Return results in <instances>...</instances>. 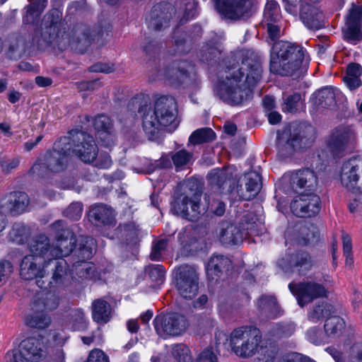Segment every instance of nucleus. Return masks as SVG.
Segmentation results:
<instances>
[{
	"label": "nucleus",
	"instance_id": "obj_1",
	"mask_svg": "<svg viewBox=\"0 0 362 362\" xmlns=\"http://www.w3.org/2000/svg\"><path fill=\"white\" fill-rule=\"evenodd\" d=\"M226 76H221L216 94L223 102L240 105L252 96V88L262 78L260 58L250 51H240L228 57Z\"/></svg>",
	"mask_w": 362,
	"mask_h": 362
},
{
	"label": "nucleus",
	"instance_id": "obj_2",
	"mask_svg": "<svg viewBox=\"0 0 362 362\" xmlns=\"http://www.w3.org/2000/svg\"><path fill=\"white\" fill-rule=\"evenodd\" d=\"M33 43L41 49L52 47L63 51L71 46L83 53L90 45V29L86 24L76 23L66 30L62 12L53 8L43 16L41 30L34 35Z\"/></svg>",
	"mask_w": 362,
	"mask_h": 362
},
{
	"label": "nucleus",
	"instance_id": "obj_3",
	"mask_svg": "<svg viewBox=\"0 0 362 362\" xmlns=\"http://www.w3.org/2000/svg\"><path fill=\"white\" fill-rule=\"evenodd\" d=\"M202 187L194 179H189L182 183L174 194L171 211L174 214L190 221H197L207 212L221 216L224 214L226 205L219 199L204 197L201 202Z\"/></svg>",
	"mask_w": 362,
	"mask_h": 362
},
{
	"label": "nucleus",
	"instance_id": "obj_4",
	"mask_svg": "<svg viewBox=\"0 0 362 362\" xmlns=\"http://www.w3.org/2000/svg\"><path fill=\"white\" fill-rule=\"evenodd\" d=\"M308 66L305 50L301 46L286 41L274 44L270 56L271 72L297 78L306 72Z\"/></svg>",
	"mask_w": 362,
	"mask_h": 362
},
{
	"label": "nucleus",
	"instance_id": "obj_5",
	"mask_svg": "<svg viewBox=\"0 0 362 362\" xmlns=\"http://www.w3.org/2000/svg\"><path fill=\"white\" fill-rule=\"evenodd\" d=\"M139 112L142 114L143 129L149 140L158 137L162 127L175 129L179 124L177 104L172 96H160L156 100L153 110L144 105L139 107Z\"/></svg>",
	"mask_w": 362,
	"mask_h": 362
},
{
	"label": "nucleus",
	"instance_id": "obj_6",
	"mask_svg": "<svg viewBox=\"0 0 362 362\" xmlns=\"http://www.w3.org/2000/svg\"><path fill=\"white\" fill-rule=\"evenodd\" d=\"M71 136L57 140L52 151H47L43 158H38L30 171L39 177H45L49 172L59 173L65 169L68 156L71 154Z\"/></svg>",
	"mask_w": 362,
	"mask_h": 362
},
{
	"label": "nucleus",
	"instance_id": "obj_7",
	"mask_svg": "<svg viewBox=\"0 0 362 362\" xmlns=\"http://www.w3.org/2000/svg\"><path fill=\"white\" fill-rule=\"evenodd\" d=\"M313 128L305 124H292L278 134L276 146L283 157L291 156L296 151L306 148L311 143Z\"/></svg>",
	"mask_w": 362,
	"mask_h": 362
},
{
	"label": "nucleus",
	"instance_id": "obj_8",
	"mask_svg": "<svg viewBox=\"0 0 362 362\" xmlns=\"http://www.w3.org/2000/svg\"><path fill=\"white\" fill-rule=\"evenodd\" d=\"M59 297L52 291H42L35 293L30 305L34 313L26 316V325L40 329L49 327L51 318L44 313L55 310L59 306Z\"/></svg>",
	"mask_w": 362,
	"mask_h": 362
},
{
	"label": "nucleus",
	"instance_id": "obj_9",
	"mask_svg": "<svg viewBox=\"0 0 362 362\" xmlns=\"http://www.w3.org/2000/svg\"><path fill=\"white\" fill-rule=\"evenodd\" d=\"M154 62L148 63V67L152 72L153 80L160 76L172 86H187L192 84L197 80V71L195 66L191 62L185 60H175L169 64L162 72L158 69L156 64L153 66Z\"/></svg>",
	"mask_w": 362,
	"mask_h": 362
},
{
	"label": "nucleus",
	"instance_id": "obj_10",
	"mask_svg": "<svg viewBox=\"0 0 362 362\" xmlns=\"http://www.w3.org/2000/svg\"><path fill=\"white\" fill-rule=\"evenodd\" d=\"M260 343H262L260 331L253 326L235 329L230 334L231 349L237 356L242 358L253 356Z\"/></svg>",
	"mask_w": 362,
	"mask_h": 362
},
{
	"label": "nucleus",
	"instance_id": "obj_11",
	"mask_svg": "<svg viewBox=\"0 0 362 362\" xmlns=\"http://www.w3.org/2000/svg\"><path fill=\"white\" fill-rule=\"evenodd\" d=\"M333 281L329 276H324L321 283L307 281L298 284L291 283L288 288L296 297L300 307L313 302L320 298H326L329 288L332 286Z\"/></svg>",
	"mask_w": 362,
	"mask_h": 362
},
{
	"label": "nucleus",
	"instance_id": "obj_12",
	"mask_svg": "<svg viewBox=\"0 0 362 362\" xmlns=\"http://www.w3.org/2000/svg\"><path fill=\"white\" fill-rule=\"evenodd\" d=\"M175 286L185 299L193 298L199 291V272L195 265L183 264L174 269Z\"/></svg>",
	"mask_w": 362,
	"mask_h": 362
},
{
	"label": "nucleus",
	"instance_id": "obj_13",
	"mask_svg": "<svg viewBox=\"0 0 362 362\" xmlns=\"http://www.w3.org/2000/svg\"><path fill=\"white\" fill-rule=\"evenodd\" d=\"M50 227L57 242L55 245H52L51 257H60L69 255L76 246V235L62 220L54 221Z\"/></svg>",
	"mask_w": 362,
	"mask_h": 362
},
{
	"label": "nucleus",
	"instance_id": "obj_14",
	"mask_svg": "<svg viewBox=\"0 0 362 362\" xmlns=\"http://www.w3.org/2000/svg\"><path fill=\"white\" fill-rule=\"evenodd\" d=\"M67 136H71V153L87 163L94 162L98 156V147L93 138L84 132L73 129Z\"/></svg>",
	"mask_w": 362,
	"mask_h": 362
},
{
	"label": "nucleus",
	"instance_id": "obj_15",
	"mask_svg": "<svg viewBox=\"0 0 362 362\" xmlns=\"http://www.w3.org/2000/svg\"><path fill=\"white\" fill-rule=\"evenodd\" d=\"M47 261L41 259L35 255H26L22 259L20 264V276L26 281L35 279L38 287L47 289L45 281L43 279L47 277Z\"/></svg>",
	"mask_w": 362,
	"mask_h": 362
},
{
	"label": "nucleus",
	"instance_id": "obj_16",
	"mask_svg": "<svg viewBox=\"0 0 362 362\" xmlns=\"http://www.w3.org/2000/svg\"><path fill=\"white\" fill-rule=\"evenodd\" d=\"M261 187L260 175L256 171H251L237 180L236 188L230 189V194L235 199L249 200L256 197Z\"/></svg>",
	"mask_w": 362,
	"mask_h": 362
},
{
	"label": "nucleus",
	"instance_id": "obj_17",
	"mask_svg": "<svg viewBox=\"0 0 362 362\" xmlns=\"http://www.w3.org/2000/svg\"><path fill=\"white\" fill-rule=\"evenodd\" d=\"M157 334L162 337L177 336L186 329L185 318L177 313L158 315L153 320Z\"/></svg>",
	"mask_w": 362,
	"mask_h": 362
},
{
	"label": "nucleus",
	"instance_id": "obj_18",
	"mask_svg": "<svg viewBox=\"0 0 362 362\" xmlns=\"http://www.w3.org/2000/svg\"><path fill=\"white\" fill-rule=\"evenodd\" d=\"M284 180L288 183L293 192L299 194L315 192L318 184L317 175L308 168L292 173L288 177H284Z\"/></svg>",
	"mask_w": 362,
	"mask_h": 362
},
{
	"label": "nucleus",
	"instance_id": "obj_19",
	"mask_svg": "<svg viewBox=\"0 0 362 362\" xmlns=\"http://www.w3.org/2000/svg\"><path fill=\"white\" fill-rule=\"evenodd\" d=\"M218 12L224 18L237 21L250 16V0H214Z\"/></svg>",
	"mask_w": 362,
	"mask_h": 362
},
{
	"label": "nucleus",
	"instance_id": "obj_20",
	"mask_svg": "<svg viewBox=\"0 0 362 362\" xmlns=\"http://www.w3.org/2000/svg\"><path fill=\"white\" fill-rule=\"evenodd\" d=\"M320 199L314 192L301 193L291 203L292 213L298 217L315 216L320 212Z\"/></svg>",
	"mask_w": 362,
	"mask_h": 362
},
{
	"label": "nucleus",
	"instance_id": "obj_21",
	"mask_svg": "<svg viewBox=\"0 0 362 362\" xmlns=\"http://www.w3.org/2000/svg\"><path fill=\"white\" fill-rule=\"evenodd\" d=\"M356 141V133L351 126L336 127L329 141V146L332 153L340 156L346 148L353 146Z\"/></svg>",
	"mask_w": 362,
	"mask_h": 362
},
{
	"label": "nucleus",
	"instance_id": "obj_22",
	"mask_svg": "<svg viewBox=\"0 0 362 362\" xmlns=\"http://www.w3.org/2000/svg\"><path fill=\"white\" fill-rule=\"evenodd\" d=\"M175 14V8L170 2H162L155 5L148 17V24L151 29L160 30L169 25L170 21Z\"/></svg>",
	"mask_w": 362,
	"mask_h": 362
},
{
	"label": "nucleus",
	"instance_id": "obj_23",
	"mask_svg": "<svg viewBox=\"0 0 362 362\" xmlns=\"http://www.w3.org/2000/svg\"><path fill=\"white\" fill-rule=\"evenodd\" d=\"M361 170L362 160L361 158H353L344 162L341 172V184L349 190H359L358 182Z\"/></svg>",
	"mask_w": 362,
	"mask_h": 362
},
{
	"label": "nucleus",
	"instance_id": "obj_24",
	"mask_svg": "<svg viewBox=\"0 0 362 362\" xmlns=\"http://www.w3.org/2000/svg\"><path fill=\"white\" fill-rule=\"evenodd\" d=\"M29 198L23 192H12L0 199V208L4 212L16 216L24 212L28 206Z\"/></svg>",
	"mask_w": 362,
	"mask_h": 362
},
{
	"label": "nucleus",
	"instance_id": "obj_25",
	"mask_svg": "<svg viewBox=\"0 0 362 362\" xmlns=\"http://www.w3.org/2000/svg\"><path fill=\"white\" fill-rule=\"evenodd\" d=\"M361 23L362 6H353L346 17L344 30V36L347 41L356 42L362 40Z\"/></svg>",
	"mask_w": 362,
	"mask_h": 362
},
{
	"label": "nucleus",
	"instance_id": "obj_26",
	"mask_svg": "<svg viewBox=\"0 0 362 362\" xmlns=\"http://www.w3.org/2000/svg\"><path fill=\"white\" fill-rule=\"evenodd\" d=\"M208 181L212 186L222 190L228 185V192L236 188L237 173L234 168L229 167L225 169H214L208 175Z\"/></svg>",
	"mask_w": 362,
	"mask_h": 362
},
{
	"label": "nucleus",
	"instance_id": "obj_27",
	"mask_svg": "<svg viewBox=\"0 0 362 362\" xmlns=\"http://www.w3.org/2000/svg\"><path fill=\"white\" fill-rule=\"evenodd\" d=\"M218 236L222 244L238 245L247 237V233L240 227L228 221H222L218 226Z\"/></svg>",
	"mask_w": 362,
	"mask_h": 362
},
{
	"label": "nucleus",
	"instance_id": "obj_28",
	"mask_svg": "<svg viewBox=\"0 0 362 362\" xmlns=\"http://www.w3.org/2000/svg\"><path fill=\"white\" fill-rule=\"evenodd\" d=\"M300 18L304 25L309 29L318 30L324 26L322 13L319 9L300 0Z\"/></svg>",
	"mask_w": 362,
	"mask_h": 362
},
{
	"label": "nucleus",
	"instance_id": "obj_29",
	"mask_svg": "<svg viewBox=\"0 0 362 362\" xmlns=\"http://www.w3.org/2000/svg\"><path fill=\"white\" fill-rule=\"evenodd\" d=\"M19 348L28 356L29 361H37L45 356L46 353V346L42 338H27L21 341Z\"/></svg>",
	"mask_w": 362,
	"mask_h": 362
},
{
	"label": "nucleus",
	"instance_id": "obj_30",
	"mask_svg": "<svg viewBox=\"0 0 362 362\" xmlns=\"http://www.w3.org/2000/svg\"><path fill=\"white\" fill-rule=\"evenodd\" d=\"M339 90L332 86H327L316 91L313 98V104L317 110L332 108L336 105V97Z\"/></svg>",
	"mask_w": 362,
	"mask_h": 362
},
{
	"label": "nucleus",
	"instance_id": "obj_31",
	"mask_svg": "<svg viewBox=\"0 0 362 362\" xmlns=\"http://www.w3.org/2000/svg\"><path fill=\"white\" fill-rule=\"evenodd\" d=\"M172 4L175 8L174 16H177L180 24L197 13L198 3L195 0H174Z\"/></svg>",
	"mask_w": 362,
	"mask_h": 362
},
{
	"label": "nucleus",
	"instance_id": "obj_32",
	"mask_svg": "<svg viewBox=\"0 0 362 362\" xmlns=\"http://www.w3.org/2000/svg\"><path fill=\"white\" fill-rule=\"evenodd\" d=\"M50 264H53L54 268L52 269V281H49L47 278L45 281L47 289L52 286H56L64 284L68 276V272L69 269L68 263L64 259L54 260L49 259L47 260V265Z\"/></svg>",
	"mask_w": 362,
	"mask_h": 362
},
{
	"label": "nucleus",
	"instance_id": "obj_33",
	"mask_svg": "<svg viewBox=\"0 0 362 362\" xmlns=\"http://www.w3.org/2000/svg\"><path fill=\"white\" fill-rule=\"evenodd\" d=\"M257 306L259 315L266 319L276 318L281 313L279 305L273 296H261L257 300Z\"/></svg>",
	"mask_w": 362,
	"mask_h": 362
},
{
	"label": "nucleus",
	"instance_id": "obj_34",
	"mask_svg": "<svg viewBox=\"0 0 362 362\" xmlns=\"http://www.w3.org/2000/svg\"><path fill=\"white\" fill-rule=\"evenodd\" d=\"M88 218L97 226L111 224L114 221V212L103 204H97L89 211Z\"/></svg>",
	"mask_w": 362,
	"mask_h": 362
},
{
	"label": "nucleus",
	"instance_id": "obj_35",
	"mask_svg": "<svg viewBox=\"0 0 362 362\" xmlns=\"http://www.w3.org/2000/svg\"><path fill=\"white\" fill-rule=\"evenodd\" d=\"M52 245L50 244L49 239L44 234H40L34 237L29 244V250L32 253L30 255L40 257H52L51 250Z\"/></svg>",
	"mask_w": 362,
	"mask_h": 362
},
{
	"label": "nucleus",
	"instance_id": "obj_36",
	"mask_svg": "<svg viewBox=\"0 0 362 362\" xmlns=\"http://www.w3.org/2000/svg\"><path fill=\"white\" fill-rule=\"evenodd\" d=\"M92 317L98 324H105L110 320L112 308L110 304L102 298L92 303Z\"/></svg>",
	"mask_w": 362,
	"mask_h": 362
},
{
	"label": "nucleus",
	"instance_id": "obj_37",
	"mask_svg": "<svg viewBox=\"0 0 362 362\" xmlns=\"http://www.w3.org/2000/svg\"><path fill=\"white\" fill-rule=\"evenodd\" d=\"M320 238L317 227L310 223H305L298 227V242L303 245L317 243Z\"/></svg>",
	"mask_w": 362,
	"mask_h": 362
},
{
	"label": "nucleus",
	"instance_id": "obj_38",
	"mask_svg": "<svg viewBox=\"0 0 362 362\" xmlns=\"http://www.w3.org/2000/svg\"><path fill=\"white\" fill-rule=\"evenodd\" d=\"M241 225V230L247 233V236L258 235L264 230L262 222L258 220L256 215L252 212L247 213L243 216Z\"/></svg>",
	"mask_w": 362,
	"mask_h": 362
},
{
	"label": "nucleus",
	"instance_id": "obj_39",
	"mask_svg": "<svg viewBox=\"0 0 362 362\" xmlns=\"http://www.w3.org/2000/svg\"><path fill=\"white\" fill-rule=\"evenodd\" d=\"M230 265L231 261L226 256L214 255L208 262L207 272L211 275L218 276L219 274L228 271Z\"/></svg>",
	"mask_w": 362,
	"mask_h": 362
},
{
	"label": "nucleus",
	"instance_id": "obj_40",
	"mask_svg": "<svg viewBox=\"0 0 362 362\" xmlns=\"http://www.w3.org/2000/svg\"><path fill=\"white\" fill-rule=\"evenodd\" d=\"M30 236V228L21 223H15L8 234V240L17 245L25 243Z\"/></svg>",
	"mask_w": 362,
	"mask_h": 362
},
{
	"label": "nucleus",
	"instance_id": "obj_41",
	"mask_svg": "<svg viewBox=\"0 0 362 362\" xmlns=\"http://www.w3.org/2000/svg\"><path fill=\"white\" fill-rule=\"evenodd\" d=\"M362 74V67L360 64H350L346 69V74L344 77V81L351 90L356 89L361 85L360 76Z\"/></svg>",
	"mask_w": 362,
	"mask_h": 362
},
{
	"label": "nucleus",
	"instance_id": "obj_42",
	"mask_svg": "<svg viewBox=\"0 0 362 362\" xmlns=\"http://www.w3.org/2000/svg\"><path fill=\"white\" fill-rule=\"evenodd\" d=\"M47 0H33V2L26 6V13L23 17L25 23H33L46 8Z\"/></svg>",
	"mask_w": 362,
	"mask_h": 362
},
{
	"label": "nucleus",
	"instance_id": "obj_43",
	"mask_svg": "<svg viewBox=\"0 0 362 362\" xmlns=\"http://www.w3.org/2000/svg\"><path fill=\"white\" fill-rule=\"evenodd\" d=\"M78 242V247L76 250L78 259L83 261L90 259L94 254L95 240L89 237H81Z\"/></svg>",
	"mask_w": 362,
	"mask_h": 362
},
{
	"label": "nucleus",
	"instance_id": "obj_44",
	"mask_svg": "<svg viewBox=\"0 0 362 362\" xmlns=\"http://www.w3.org/2000/svg\"><path fill=\"white\" fill-rule=\"evenodd\" d=\"M334 313V307L327 303L322 302L316 304L313 310L309 313V319L313 322L320 320L325 317H329Z\"/></svg>",
	"mask_w": 362,
	"mask_h": 362
},
{
	"label": "nucleus",
	"instance_id": "obj_45",
	"mask_svg": "<svg viewBox=\"0 0 362 362\" xmlns=\"http://www.w3.org/2000/svg\"><path fill=\"white\" fill-rule=\"evenodd\" d=\"M215 139L216 134L211 128H201L190 135L189 141L193 145H197L211 142Z\"/></svg>",
	"mask_w": 362,
	"mask_h": 362
},
{
	"label": "nucleus",
	"instance_id": "obj_46",
	"mask_svg": "<svg viewBox=\"0 0 362 362\" xmlns=\"http://www.w3.org/2000/svg\"><path fill=\"white\" fill-rule=\"evenodd\" d=\"M257 356L255 362H274L277 354V349L272 344H259L256 352Z\"/></svg>",
	"mask_w": 362,
	"mask_h": 362
},
{
	"label": "nucleus",
	"instance_id": "obj_47",
	"mask_svg": "<svg viewBox=\"0 0 362 362\" xmlns=\"http://www.w3.org/2000/svg\"><path fill=\"white\" fill-rule=\"evenodd\" d=\"M325 332L327 336H336L341 332L344 327V322L339 316H330L327 318L325 323Z\"/></svg>",
	"mask_w": 362,
	"mask_h": 362
},
{
	"label": "nucleus",
	"instance_id": "obj_48",
	"mask_svg": "<svg viewBox=\"0 0 362 362\" xmlns=\"http://www.w3.org/2000/svg\"><path fill=\"white\" fill-rule=\"evenodd\" d=\"M93 126L98 132V138L103 139V135H104V136L110 135L112 122L108 117L101 115L94 119Z\"/></svg>",
	"mask_w": 362,
	"mask_h": 362
},
{
	"label": "nucleus",
	"instance_id": "obj_49",
	"mask_svg": "<svg viewBox=\"0 0 362 362\" xmlns=\"http://www.w3.org/2000/svg\"><path fill=\"white\" fill-rule=\"evenodd\" d=\"M280 18L279 8L276 1H268L264 11V20L267 22H277Z\"/></svg>",
	"mask_w": 362,
	"mask_h": 362
},
{
	"label": "nucleus",
	"instance_id": "obj_50",
	"mask_svg": "<svg viewBox=\"0 0 362 362\" xmlns=\"http://www.w3.org/2000/svg\"><path fill=\"white\" fill-rule=\"evenodd\" d=\"M168 240L165 238L159 239L153 242L149 258L152 261H160L163 253L167 250Z\"/></svg>",
	"mask_w": 362,
	"mask_h": 362
},
{
	"label": "nucleus",
	"instance_id": "obj_51",
	"mask_svg": "<svg viewBox=\"0 0 362 362\" xmlns=\"http://www.w3.org/2000/svg\"><path fill=\"white\" fill-rule=\"evenodd\" d=\"M145 272L153 281L163 283L165 279V269L161 264H150L146 267Z\"/></svg>",
	"mask_w": 362,
	"mask_h": 362
},
{
	"label": "nucleus",
	"instance_id": "obj_52",
	"mask_svg": "<svg viewBox=\"0 0 362 362\" xmlns=\"http://www.w3.org/2000/svg\"><path fill=\"white\" fill-rule=\"evenodd\" d=\"M122 236L125 238L127 243L134 242L138 236L139 229L134 222H130L119 226Z\"/></svg>",
	"mask_w": 362,
	"mask_h": 362
},
{
	"label": "nucleus",
	"instance_id": "obj_53",
	"mask_svg": "<svg viewBox=\"0 0 362 362\" xmlns=\"http://www.w3.org/2000/svg\"><path fill=\"white\" fill-rule=\"evenodd\" d=\"M73 269L80 278L88 279L91 277L94 269L86 261L79 259L73 264Z\"/></svg>",
	"mask_w": 362,
	"mask_h": 362
},
{
	"label": "nucleus",
	"instance_id": "obj_54",
	"mask_svg": "<svg viewBox=\"0 0 362 362\" xmlns=\"http://www.w3.org/2000/svg\"><path fill=\"white\" fill-rule=\"evenodd\" d=\"M294 266L303 267L305 269H309L313 266V261L309 254L305 252L296 253L292 259Z\"/></svg>",
	"mask_w": 362,
	"mask_h": 362
},
{
	"label": "nucleus",
	"instance_id": "obj_55",
	"mask_svg": "<svg viewBox=\"0 0 362 362\" xmlns=\"http://www.w3.org/2000/svg\"><path fill=\"white\" fill-rule=\"evenodd\" d=\"M221 51L215 47H204L201 50V59L202 61L211 63L219 59Z\"/></svg>",
	"mask_w": 362,
	"mask_h": 362
},
{
	"label": "nucleus",
	"instance_id": "obj_56",
	"mask_svg": "<svg viewBox=\"0 0 362 362\" xmlns=\"http://www.w3.org/2000/svg\"><path fill=\"white\" fill-rule=\"evenodd\" d=\"M192 157V153L185 149H182L173 153L171 156V159L175 167L179 168L187 165L191 160Z\"/></svg>",
	"mask_w": 362,
	"mask_h": 362
},
{
	"label": "nucleus",
	"instance_id": "obj_57",
	"mask_svg": "<svg viewBox=\"0 0 362 362\" xmlns=\"http://www.w3.org/2000/svg\"><path fill=\"white\" fill-rule=\"evenodd\" d=\"M70 320L76 329H84L86 326L85 314L81 309H75L69 313Z\"/></svg>",
	"mask_w": 362,
	"mask_h": 362
},
{
	"label": "nucleus",
	"instance_id": "obj_58",
	"mask_svg": "<svg viewBox=\"0 0 362 362\" xmlns=\"http://www.w3.org/2000/svg\"><path fill=\"white\" fill-rule=\"evenodd\" d=\"M301 100V95L299 93H294L287 96L284 99L282 109L284 111L294 112L297 110L298 103Z\"/></svg>",
	"mask_w": 362,
	"mask_h": 362
},
{
	"label": "nucleus",
	"instance_id": "obj_59",
	"mask_svg": "<svg viewBox=\"0 0 362 362\" xmlns=\"http://www.w3.org/2000/svg\"><path fill=\"white\" fill-rule=\"evenodd\" d=\"M295 332V325L293 323L278 324L274 329V335L277 337H288Z\"/></svg>",
	"mask_w": 362,
	"mask_h": 362
},
{
	"label": "nucleus",
	"instance_id": "obj_60",
	"mask_svg": "<svg viewBox=\"0 0 362 362\" xmlns=\"http://www.w3.org/2000/svg\"><path fill=\"white\" fill-rule=\"evenodd\" d=\"M41 30V26L38 28H37L36 30H35L32 37H31V39L29 40V42H26L24 38L22 37V36H18L17 38H16V43L15 45H12L11 47V48L13 49V50H16V49H21L22 51L28 49V48H30L31 47H36L37 49H40L42 50L41 49H39L34 43H33V37L34 35H35V33L40 30Z\"/></svg>",
	"mask_w": 362,
	"mask_h": 362
},
{
	"label": "nucleus",
	"instance_id": "obj_61",
	"mask_svg": "<svg viewBox=\"0 0 362 362\" xmlns=\"http://www.w3.org/2000/svg\"><path fill=\"white\" fill-rule=\"evenodd\" d=\"M82 214V205L78 202L71 204L64 211V215L72 221L78 220Z\"/></svg>",
	"mask_w": 362,
	"mask_h": 362
},
{
	"label": "nucleus",
	"instance_id": "obj_62",
	"mask_svg": "<svg viewBox=\"0 0 362 362\" xmlns=\"http://www.w3.org/2000/svg\"><path fill=\"white\" fill-rule=\"evenodd\" d=\"M6 362H28V358L22 351L21 349L8 351L5 355Z\"/></svg>",
	"mask_w": 362,
	"mask_h": 362
},
{
	"label": "nucleus",
	"instance_id": "obj_63",
	"mask_svg": "<svg viewBox=\"0 0 362 362\" xmlns=\"http://www.w3.org/2000/svg\"><path fill=\"white\" fill-rule=\"evenodd\" d=\"M101 86L102 83L99 78L76 83V87L79 91H95Z\"/></svg>",
	"mask_w": 362,
	"mask_h": 362
},
{
	"label": "nucleus",
	"instance_id": "obj_64",
	"mask_svg": "<svg viewBox=\"0 0 362 362\" xmlns=\"http://www.w3.org/2000/svg\"><path fill=\"white\" fill-rule=\"evenodd\" d=\"M87 362H110V360L103 351L95 349L90 352Z\"/></svg>",
	"mask_w": 362,
	"mask_h": 362
}]
</instances>
